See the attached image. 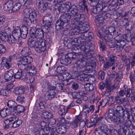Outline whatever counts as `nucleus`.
<instances>
[{
	"label": "nucleus",
	"instance_id": "obj_33",
	"mask_svg": "<svg viewBox=\"0 0 135 135\" xmlns=\"http://www.w3.org/2000/svg\"><path fill=\"white\" fill-rule=\"evenodd\" d=\"M126 40L128 42H131L132 45H135V37L128 34L125 35Z\"/></svg>",
	"mask_w": 135,
	"mask_h": 135
},
{
	"label": "nucleus",
	"instance_id": "obj_36",
	"mask_svg": "<svg viewBox=\"0 0 135 135\" xmlns=\"http://www.w3.org/2000/svg\"><path fill=\"white\" fill-rule=\"evenodd\" d=\"M68 31V34H66V35H76L80 33V32L79 28H75V29H73L71 30H66Z\"/></svg>",
	"mask_w": 135,
	"mask_h": 135
},
{
	"label": "nucleus",
	"instance_id": "obj_42",
	"mask_svg": "<svg viewBox=\"0 0 135 135\" xmlns=\"http://www.w3.org/2000/svg\"><path fill=\"white\" fill-rule=\"evenodd\" d=\"M100 126L103 134L108 135L112 132V130L110 129H108L107 127L103 126Z\"/></svg>",
	"mask_w": 135,
	"mask_h": 135
},
{
	"label": "nucleus",
	"instance_id": "obj_47",
	"mask_svg": "<svg viewBox=\"0 0 135 135\" xmlns=\"http://www.w3.org/2000/svg\"><path fill=\"white\" fill-rule=\"evenodd\" d=\"M8 37L7 34L5 32H2L0 35V39L3 42L8 41Z\"/></svg>",
	"mask_w": 135,
	"mask_h": 135
},
{
	"label": "nucleus",
	"instance_id": "obj_54",
	"mask_svg": "<svg viewBox=\"0 0 135 135\" xmlns=\"http://www.w3.org/2000/svg\"><path fill=\"white\" fill-rule=\"evenodd\" d=\"M63 85L60 83H57L55 84V89L57 91H62V90H65V89L63 86Z\"/></svg>",
	"mask_w": 135,
	"mask_h": 135
},
{
	"label": "nucleus",
	"instance_id": "obj_61",
	"mask_svg": "<svg viewBox=\"0 0 135 135\" xmlns=\"http://www.w3.org/2000/svg\"><path fill=\"white\" fill-rule=\"evenodd\" d=\"M80 50L85 52L88 51V49L89 47L88 45L86 44H83V45H81L80 47Z\"/></svg>",
	"mask_w": 135,
	"mask_h": 135
},
{
	"label": "nucleus",
	"instance_id": "obj_22",
	"mask_svg": "<svg viewBox=\"0 0 135 135\" xmlns=\"http://www.w3.org/2000/svg\"><path fill=\"white\" fill-rule=\"evenodd\" d=\"M86 2L83 1L80 2L79 3L78 8L80 9L81 11L85 13H87L88 11V9L87 6L86 5Z\"/></svg>",
	"mask_w": 135,
	"mask_h": 135
},
{
	"label": "nucleus",
	"instance_id": "obj_21",
	"mask_svg": "<svg viewBox=\"0 0 135 135\" xmlns=\"http://www.w3.org/2000/svg\"><path fill=\"white\" fill-rule=\"evenodd\" d=\"M105 32L106 33H109L110 34H113L114 35H119V33L116 30L115 27L114 26H111L107 28Z\"/></svg>",
	"mask_w": 135,
	"mask_h": 135
},
{
	"label": "nucleus",
	"instance_id": "obj_2",
	"mask_svg": "<svg viewBox=\"0 0 135 135\" xmlns=\"http://www.w3.org/2000/svg\"><path fill=\"white\" fill-rule=\"evenodd\" d=\"M71 18L70 16L68 13L62 15L56 23V29L57 31H60L61 32H62L64 35L67 34L68 32H68V31L66 30V29H67L66 25L69 24L70 26L73 27V25H71L69 23L71 21L70 20Z\"/></svg>",
	"mask_w": 135,
	"mask_h": 135
},
{
	"label": "nucleus",
	"instance_id": "obj_46",
	"mask_svg": "<svg viewBox=\"0 0 135 135\" xmlns=\"http://www.w3.org/2000/svg\"><path fill=\"white\" fill-rule=\"evenodd\" d=\"M46 103L43 101H40L39 103L36 104L38 109H41L42 111L44 110L45 108Z\"/></svg>",
	"mask_w": 135,
	"mask_h": 135
},
{
	"label": "nucleus",
	"instance_id": "obj_51",
	"mask_svg": "<svg viewBox=\"0 0 135 135\" xmlns=\"http://www.w3.org/2000/svg\"><path fill=\"white\" fill-rule=\"evenodd\" d=\"M134 27V24L133 22L132 21L129 22L127 25L125 27L126 30L130 31Z\"/></svg>",
	"mask_w": 135,
	"mask_h": 135
},
{
	"label": "nucleus",
	"instance_id": "obj_5",
	"mask_svg": "<svg viewBox=\"0 0 135 135\" xmlns=\"http://www.w3.org/2000/svg\"><path fill=\"white\" fill-rule=\"evenodd\" d=\"M114 38L115 44V47L117 49V52H120L123 49L126 45V42L124 40L125 38L122 35H118Z\"/></svg>",
	"mask_w": 135,
	"mask_h": 135
},
{
	"label": "nucleus",
	"instance_id": "obj_29",
	"mask_svg": "<svg viewBox=\"0 0 135 135\" xmlns=\"http://www.w3.org/2000/svg\"><path fill=\"white\" fill-rule=\"evenodd\" d=\"M26 90L25 87L21 86L20 87H17L15 90L14 92L16 94L18 95L25 93Z\"/></svg>",
	"mask_w": 135,
	"mask_h": 135
},
{
	"label": "nucleus",
	"instance_id": "obj_37",
	"mask_svg": "<svg viewBox=\"0 0 135 135\" xmlns=\"http://www.w3.org/2000/svg\"><path fill=\"white\" fill-rule=\"evenodd\" d=\"M68 31V34H66V35H76L80 33V32L79 28H75V29H73L71 30H66Z\"/></svg>",
	"mask_w": 135,
	"mask_h": 135
},
{
	"label": "nucleus",
	"instance_id": "obj_3",
	"mask_svg": "<svg viewBox=\"0 0 135 135\" xmlns=\"http://www.w3.org/2000/svg\"><path fill=\"white\" fill-rule=\"evenodd\" d=\"M38 14V12L35 10L32 11L30 12H28L26 16L25 15V14L22 23L24 25H28L30 21L31 23L35 24L37 22V17Z\"/></svg>",
	"mask_w": 135,
	"mask_h": 135
},
{
	"label": "nucleus",
	"instance_id": "obj_63",
	"mask_svg": "<svg viewBox=\"0 0 135 135\" xmlns=\"http://www.w3.org/2000/svg\"><path fill=\"white\" fill-rule=\"evenodd\" d=\"M121 59L123 63L126 64L128 61L130 62L129 59L127 58V56L125 55L121 54Z\"/></svg>",
	"mask_w": 135,
	"mask_h": 135
},
{
	"label": "nucleus",
	"instance_id": "obj_53",
	"mask_svg": "<svg viewBox=\"0 0 135 135\" xmlns=\"http://www.w3.org/2000/svg\"><path fill=\"white\" fill-rule=\"evenodd\" d=\"M22 5L19 3H16L13 6L11 10V12H14L18 10Z\"/></svg>",
	"mask_w": 135,
	"mask_h": 135
},
{
	"label": "nucleus",
	"instance_id": "obj_10",
	"mask_svg": "<svg viewBox=\"0 0 135 135\" xmlns=\"http://www.w3.org/2000/svg\"><path fill=\"white\" fill-rule=\"evenodd\" d=\"M79 59H78L77 61L75 62V64L76 65V70H75V72L76 73L82 72L83 71L82 69L86 65L87 63L88 62L87 60L83 58H82L80 57H78Z\"/></svg>",
	"mask_w": 135,
	"mask_h": 135
},
{
	"label": "nucleus",
	"instance_id": "obj_52",
	"mask_svg": "<svg viewBox=\"0 0 135 135\" xmlns=\"http://www.w3.org/2000/svg\"><path fill=\"white\" fill-rule=\"evenodd\" d=\"M66 131V129L63 126L57 127V132L59 134H62L64 133Z\"/></svg>",
	"mask_w": 135,
	"mask_h": 135
},
{
	"label": "nucleus",
	"instance_id": "obj_58",
	"mask_svg": "<svg viewBox=\"0 0 135 135\" xmlns=\"http://www.w3.org/2000/svg\"><path fill=\"white\" fill-rule=\"evenodd\" d=\"M10 92L6 88L2 89L0 91V95L7 96L9 95Z\"/></svg>",
	"mask_w": 135,
	"mask_h": 135
},
{
	"label": "nucleus",
	"instance_id": "obj_1",
	"mask_svg": "<svg viewBox=\"0 0 135 135\" xmlns=\"http://www.w3.org/2000/svg\"><path fill=\"white\" fill-rule=\"evenodd\" d=\"M124 110L122 107L120 106L117 107L115 108L114 110L113 109H110L108 110L106 118L110 119L117 125L121 126L123 123V120L116 116L115 114L120 117H122Z\"/></svg>",
	"mask_w": 135,
	"mask_h": 135
},
{
	"label": "nucleus",
	"instance_id": "obj_28",
	"mask_svg": "<svg viewBox=\"0 0 135 135\" xmlns=\"http://www.w3.org/2000/svg\"><path fill=\"white\" fill-rule=\"evenodd\" d=\"M87 2L91 6H96L99 4H102V0H87Z\"/></svg>",
	"mask_w": 135,
	"mask_h": 135
},
{
	"label": "nucleus",
	"instance_id": "obj_12",
	"mask_svg": "<svg viewBox=\"0 0 135 135\" xmlns=\"http://www.w3.org/2000/svg\"><path fill=\"white\" fill-rule=\"evenodd\" d=\"M125 2V0H113L109 4L108 8L110 11L112 10L118 6L123 5Z\"/></svg>",
	"mask_w": 135,
	"mask_h": 135
},
{
	"label": "nucleus",
	"instance_id": "obj_43",
	"mask_svg": "<svg viewBox=\"0 0 135 135\" xmlns=\"http://www.w3.org/2000/svg\"><path fill=\"white\" fill-rule=\"evenodd\" d=\"M96 60H94L93 62H90V64L88 65L87 63H86V69L87 70H91L96 66L97 64Z\"/></svg>",
	"mask_w": 135,
	"mask_h": 135
},
{
	"label": "nucleus",
	"instance_id": "obj_41",
	"mask_svg": "<svg viewBox=\"0 0 135 135\" xmlns=\"http://www.w3.org/2000/svg\"><path fill=\"white\" fill-rule=\"evenodd\" d=\"M1 116L2 117H4L7 115L10 114L11 113V110L8 108H5L0 111Z\"/></svg>",
	"mask_w": 135,
	"mask_h": 135
},
{
	"label": "nucleus",
	"instance_id": "obj_59",
	"mask_svg": "<svg viewBox=\"0 0 135 135\" xmlns=\"http://www.w3.org/2000/svg\"><path fill=\"white\" fill-rule=\"evenodd\" d=\"M66 70V69L63 66H59L56 69V71L58 74L63 73Z\"/></svg>",
	"mask_w": 135,
	"mask_h": 135
},
{
	"label": "nucleus",
	"instance_id": "obj_26",
	"mask_svg": "<svg viewBox=\"0 0 135 135\" xmlns=\"http://www.w3.org/2000/svg\"><path fill=\"white\" fill-rule=\"evenodd\" d=\"M14 119H15L14 117L6 119L4 121V123L5 125L4 128L8 129L9 127H11L13 122H14Z\"/></svg>",
	"mask_w": 135,
	"mask_h": 135
},
{
	"label": "nucleus",
	"instance_id": "obj_32",
	"mask_svg": "<svg viewBox=\"0 0 135 135\" xmlns=\"http://www.w3.org/2000/svg\"><path fill=\"white\" fill-rule=\"evenodd\" d=\"M73 98L74 99L80 98L82 96L85 95L84 91H81L77 92H73L71 93Z\"/></svg>",
	"mask_w": 135,
	"mask_h": 135
},
{
	"label": "nucleus",
	"instance_id": "obj_64",
	"mask_svg": "<svg viewBox=\"0 0 135 135\" xmlns=\"http://www.w3.org/2000/svg\"><path fill=\"white\" fill-rule=\"evenodd\" d=\"M94 130L95 133L96 135H104L103 134L100 126L95 128Z\"/></svg>",
	"mask_w": 135,
	"mask_h": 135
},
{
	"label": "nucleus",
	"instance_id": "obj_40",
	"mask_svg": "<svg viewBox=\"0 0 135 135\" xmlns=\"http://www.w3.org/2000/svg\"><path fill=\"white\" fill-rule=\"evenodd\" d=\"M31 39L28 40V45L31 48L33 47L36 46L39 42L38 40H35L34 38H31Z\"/></svg>",
	"mask_w": 135,
	"mask_h": 135
},
{
	"label": "nucleus",
	"instance_id": "obj_49",
	"mask_svg": "<svg viewBox=\"0 0 135 135\" xmlns=\"http://www.w3.org/2000/svg\"><path fill=\"white\" fill-rule=\"evenodd\" d=\"M106 88H105L106 90V94L108 95H110L111 94V91H112V89L110 87V84L108 83V81H106Z\"/></svg>",
	"mask_w": 135,
	"mask_h": 135
},
{
	"label": "nucleus",
	"instance_id": "obj_24",
	"mask_svg": "<svg viewBox=\"0 0 135 135\" xmlns=\"http://www.w3.org/2000/svg\"><path fill=\"white\" fill-rule=\"evenodd\" d=\"M104 8L102 4H99L96 6L93 7L91 9V11L93 13L96 14L103 10Z\"/></svg>",
	"mask_w": 135,
	"mask_h": 135
},
{
	"label": "nucleus",
	"instance_id": "obj_45",
	"mask_svg": "<svg viewBox=\"0 0 135 135\" xmlns=\"http://www.w3.org/2000/svg\"><path fill=\"white\" fill-rule=\"evenodd\" d=\"M16 38L12 35H9L8 37V42L9 44L13 45L16 42Z\"/></svg>",
	"mask_w": 135,
	"mask_h": 135
},
{
	"label": "nucleus",
	"instance_id": "obj_34",
	"mask_svg": "<svg viewBox=\"0 0 135 135\" xmlns=\"http://www.w3.org/2000/svg\"><path fill=\"white\" fill-rule=\"evenodd\" d=\"M67 112V109L66 108L65 106L61 105L58 109V113L60 115H65Z\"/></svg>",
	"mask_w": 135,
	"mask_h": 135
},
{
	"label": "nucleus",
	"instance_id": "obj_9",
	"mask_svg": "<svg viewBox=\"0 0 135 135\" xmlns=\"http://www.w3.org/2000/svg\"><path fill=\"white\" fill-rule=\"evenodd\" d=\"M86 16L84 14L79 13L77 15L72 18L70 22V23L73 26H78L85 22Z\"/></svg>",
	"mask_w": 135,
	"mask_h": 135
},
{
	"label": "nucleus",
	"instance_id": "obj_14",
	"mask_svg": "<svg viewBox=\"0 0 135 135\" xmlns=\"http://www.w3.org/2000/svg\"><path fill=\"white\" fill-rule=\"evenodd\" d=\"M103 38L106 44L108 45L110 47H115V44L112 45L111 42L113 40L112 35L110 33L107 34L104 36Z\"/></svg>",
	"mask_w": 135,
	"mask_h": 135
},
{
	"label": "nucleus",
	"instance_id": "obj_15",
	"mask_svg": "<svg viewBox=\"0 0 135 135\" xmlns=\"http://www.w3.org/2000/svg\"><path fill=\"white\" fill-rule=\"evenodd\" d=\"M71 3L70 2H68L64 3L63 4H58V10L60 12L63 13L67 11L68 7H70V6L71 5Z\"/></svg>",
	"mask_w": 135,
	"mask_h": 135
},
{
	"label": "nucleus",
	"instance_id": "obj_17",
	"mask_svg": "<svg viewBox=\"0 0 135 135\" xmlns=\"http://www.w3.org/2000/svg\"><path fill=\"white\" fill-rule=\"evenodd\" d=\"M85 54H79L77 53L78 58L80 57L81 58H83L87 60L88 62L91 61V58L92 56V54L91 52L88 50V51L85 52Z\"/></svg>",
	"mask_w": 135,
	"mask_h": 135
},
{
	"label": "nucleus",
	"instance_id": "obj_13",
	"mask_svg": "<svg viewBox=\"0 0 135 135\" xmlns=\"http://www.w3.org/2000/svg\"><path fill=\"white\" fill-rule=\"evenodd\" d=\"M22 70H18L14 75V77L17 79H24L25 80H29L28 74H26V73H23L22 74Z\"/></svg>",
	"mask_w": 135,
	"mask_h": 135
},
{
	"label": "nucleus",
	"instance_id": "obj_6",
	"mask_svg": "<svg viewBox=\"0 0 135 135\" xmlns=\"http://www.w3.org/2000/svg\"><path fill=\"white\" fill-rule=\"evenodd\" d=\"M33 61V59L31 56H23L18 59L17 65L20 70H24L25 69L26 66L31 64Z\"/></svg>",
	"mask_w": 135,
	"mask_h": 135
},
{
	"label": "nucleus",
	"instance_id": "obj_57",
	"mask_svg": "<svg viewBox=\"0 0 135 135\" xmlns=\"http://www.w3.org/2000/svg\"><path fill=\"white\" fill-rule=\"evenodd\" d=\"M122 127L123 128H125L126 127L127 128H130L131 126L132 125V122L131 121V120H128V121H126L125 122L124 124H122Z\"/></svg>",
	"mask_w": 135,
	"mask_h": 135
},
{
	"label": "nucleus",
	"instance_id": "obj_25",
	"mask_svg": "<svg viewBox=\"0 0 135 135\" xmlns=\"http://www.w3.org/2000/svg\"><path fill=\"white\" fill-rule=\"evenodd\" d=\"M13 1L12 0H9L4 4V9L6 11H8L11 12V8L13 5Z\"/></svg>",
	"mask_w": 135,
	"mask_h": 135
},
{
	"label": "nucleus",
	"instance_id": "obj_18",
	"mask_svg": "<svg viewBox=\"0 0 135 135\" xmlns=\"http://www.w3.org/2000/svg\"><path fill=\"white\" fill-rule=\"evenodd\" d=\"M52 4L50 3H45L41 4V5L38 6L41 12H44L47 9L51 10L52 9Z\"/></svg>",
	"mask_w": 135,
	"mask_h": 135
},
{
	"label": "nucleus",
	"instance_id": "obj_30",
	"mask_svg": "<svg viewBox=\"0 0 135 135\" xmlns=\"http://www.w3.org/2000/svg\"><path fill=\"white\" fill-rule=\"evenodd\" d=\"M21 29L19 27H16L12 31V35L16 38H18L21 36Z\"/></svg>",
	"mask_w": 135,
	"mask_h": 135
},
{
	"label": "nucleus",
	"instance_id": "obj_31",
	"mask_svg": "<svg viewBox=\"0 0 135 135\" xmlns=\"http://www.w3.org/2000/svg\"><path fill=\"white\" fill-rule=\"evenodd\" d=\"M97 45L99 46L100 50L102 51H104L106 50V47L105 43L103 42L102 40L100 39L97 40L96 42Z\"/></svg>",
	"mask_w": 135,
	"mask_h": 135
},
{
	"label": "nucleus",
	"instance_id": "obj_39",
	"mask_svg": "<svg viewBox=\"0 0 135 135\" xmlns=\"http://www.w3.org/2000/svg\"><path fill=\"white\" fill-rule=\"evenodd\" d=\"M21 38L23 39L25 38L27 36L28 33V29L26 26H24L21 29Z\"/></svg>",
	"mask_w": 135,
	"mask_h": 135
},
{
	"label": "nucleus",
	"instance_id": "obj_35",
	"mask_svg": "<svg viewBox=\"0 0 135 135\" xmlns=\"http://www.w3.org/2000/svg\"><path fill=\"white\" fill-rule=\"evenodd\" d=\"M21 54L24 56H29L31 54V50L28 47H25L21 51Z\"/></svg>",
	"mask_w": 135,
	"mask_h": 135
},
{
	"label": "nucleus",
	"instance_id": "obj_55",
	"mask_svg": "<svg viewBox=\"0 0 135 135\" xmlns=\"http://www.w3.org/2000/svg\"><path fill=\"white\" fill-rule=\"evenodd\" d=\"M125 91V92H126V96L128 97H130L131 95L130 93L131 91L130 88H128L127 85H125L123 86V89Z\"/></svg>",
	"mask_w": 135,
	"mask_h": 135
},
{
	"label": "nucleus",
	"instance_id": "obj_48",
	"mask_svg": "<svg viewBox=\"0 0 135 135\" xmlns=\"http://www.w3.org/2000/svg\"><path fill=\"white\" fill-rule=\"evenodd\" d=\"M13 76V74L9 71H6L4 74V78L7 81H8L11 79Z\"/></svg>",
	"mask_w": 135,
	"mask_h": 135
},
{
	"label": "nucleus",
	"instance_id": "obj_16",
	"mask_svg": "<svg viewBox=\"0 0 135 135\" xmlns=\"http://www.w3.org/2000/svg\"><path fill=\"white\" fill-rule=\"evenodd\" d=\"M69 10L70 12V13H68L69 14L71 18L74 16L75 17L79 14L78 13L79 10L78 7L76 6H71V5L70 6V7H69Z\"/></svg>",
	"mask_w": 135,
	"mask_h": 135
},
{
	"label": "nucleus",
	"instance_id": "obj_8",
	"mask_svg": "<svg viewBox=\"0 0 135 135\" xmlns=\"http://www.w3.org/2000/svg\"><path fill=\"white\" fill-rule=\"evenodd\" d=\"M78 55L77 53L75 52H70L66 54L65 57L60 58V62L61 64L66 65L70 63L73 60L77 59Z\"/></svg>",
	"mask_w": 135,
	"mask_h": 135
},
{
	"label": "nucleus",
	"instance_id": "obj_60",
	"mask_svg": "<svg viewBox=\"0 0 135 135\" xmlns=\"http://www.w3.org/2000/svg\"><path fill=\"white\" fill-rule=\"evenodd\" d=\"M43 115L45 119H50L53 116V115L47 111L43 113Z\"/></svg>",
	"mask_w": 135,
	"mask_h": 135
},
{
	"label": "nucleus",
	"instance_id": "obj_62",
	"mask_svg": "<svg viewBox=\"0 0 135 135\" xmlns=\"http://www.w3.org/2000/svg\"><path fill=\"white\" fill-rule=\"evenodd\" d=\"M62 73L64 76V81H68L71 78V75H70L68 72L65 71L64 73Z\"/></svg>",
	"mask_w": 135,
	"mask_h": 135
},
{
	"label": "nucleus",
	"instance_id": "obj_27",
	"mask_svg": "<svg viewBox=\"0 0 135 135\" xmlns=\"http://www.w3.org/2000/svg\"><path fill=\"white\" fill-rule=\"evenodd\" d=\"M55 94V93L54 91L50 90L46 93L45 97L46 100H50L54 97Z\"/></svg>",
	"mask_w": 135,
	"mask_h": 135
},
{
	"label": "nucleus",
	"instance_id": "obj_19",
	"mask_svg": "<svg viewBox=\"0 0 135 135\" xmlns=\"http://www.w3.org/2000/svg\"><path fill=\"white\" fill-rule=\"evenodd\" d=\"M81 38L83 40H86V41H90L93 38V34L89 32H85L80 33Z\"/></svg>",
	"mask_w": 135,
	"mask_h": 135
},
{
	"label": "nucleus",
	"instance_id": "obj_38",
	"mask_svg": "<svg viewBox=\"0 0 135 135\" xmlns=\"http://www.w3.org/2000/svg\"><path fill=\"white\" fill-rule=\"evenodd\" d=\"M68 31V34H66V35H76L80 33V32L79 28H75V29H73L71 30H66Z\"/></svg>",
	"mask_w": 135,
	"mask_h": 135
},
{
	"label": "nucleus",
	"instance_id": "obj_7",
	"mask_svg": "<svg viewBox=\"0 0 135 135\" xmlns=\"http://www.w3.org/2000/svg\"><path fill=\"white\" fill-rule=\"evenodd\" d=\"M52 15L50 13L46 14L43 17L42 19L43 29L46 32H48L51 27V23L52 21Z\"/></svg>",
	"mask_w": 135,
	"mask_h": 135
},
{
	"label": "nucleus",
	"instance_id": "obj_56",
	"mask_svg": "<svg viewBox=\"0 0 135 135\" xmlns=\"http://www.w3.org/2000/svg\"><path fill=\"white\" fill-rule=\"evenodd\" d=\"M16 103L13 101L9 100H8L7 103V105L10 108L13 109V108L16 106Z\"/></svg>",
	"mask_w": 135,
	"mask_h": 135
},
{
	"label": "nucleus",
	"instance_id": "obj_23",
	"mask_svg": "<svg viewBox=\"0 0 135 135\" xmlns=\"http://www.w3.org/2000/svg\"><path fill=\"white\" fill-rule=\"evenodd\" d=\"M25 110V109L23 106L18 105L16 106L13 108L12 112L13 114L15 115H16L18 113L23 112Z\"/></svg>",
	"mask_w": 135,
	"mask_h": 135
},
{
	"label": "nucleus",
	"instance_id": "obj_44",
	"mask_svg": "<svg viewBox=\"0 0 135 135\" xmlns=\"http://www.w3.org/2000/svg\"><path fill=\"white\" fill-rule=\"evenodd\" d=\"M89 78V76L87 74H85L84 73L77 76L78 80L81 81H88Z\"/></svg>",
	"mask_w": 135,
	"mask_h": 135
},
{
	"label": "nucleus",
	"instance_id": "obj_4",
	"mask_svg": "<svg viewBox=\"0 0 135 135\" xmlns=\"http://www.w3.org/2000/svg\"><path fill=\"white\" fill-rule=\"evenodd\" d=\"M44 31H45L43 29L36 28L35 27H32L30 31V37L34 38L35 40H42V39L44 37ZM45 32H46V31Z\"/></svg>",
	"mask_w": 135,
	"mask_h": 135
},
{
	"label": "nucleus",
	"instance_id": "obj_20",
	"mask_svg": "<svg viewBox=\"0 0 135 135\" xmlns=\"http://www.w3.org/2000/svg\"><path fill=\"white\" fill-rule=\"evenodd\" d=\"M95 18L96 22L98 26L100 27L103 25V22L104 20L102 12L98 15Z\"/></svg>",
	"mask_w": 135,
	"mask_h": 135
},
{
	"label": "nucleus",
	"instance_id": "obj_11",
	"mask_svg": "<svg viewBox=\"0 0 135 135\" xmlns=\"http://www.w3.org/2000/svg\"><path fill=\"white\" fill-rule=\"evenodd\" d=\"M47 42L44 40H40L37 44L35 47L36 51L38 52H44L46 49Z\"/></svg>",
	"mask_w": 135,
	"mask_h": 135
},
{
	"label": "nucleus",
	"instance_id": "obj_50",
	"mask_svg": "<svg viewBox=\"0 0 135 135\" xmlns=\"http://www.w3.org/2000/svg\"><path fill=\"white\" fill-rule=\"evenodd\" d=\"M123 115L122 117L123 118H127V120H130V111L129 110L127 109H126L124 110V113H123Z\"/></svg>",
	"mask_w": 135,
	"mask_h": 135
}]
</instances>
